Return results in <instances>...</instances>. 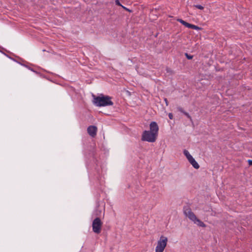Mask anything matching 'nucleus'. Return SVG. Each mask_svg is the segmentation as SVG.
I'll list each match as a JSON object with an SVG mask.
<instances>
[{
    "label": "nucleus",
    "mask_w": 252,
    "mask_h": 252,
    "mask_svg": "<svg viewBox=\"0 0 252 252\" xmlns=\"http://www.w3.org/2000/svg\"><path fill=\"white\" fill-rule=\"evenodd\" d=\"M94 103L97 106H111L113 104L111 97L108 95H103L94 97Z\"/></svg>",
    "instance_id": "2"
},
{
    "label": "nucleus",
    "mask_w": 252,
    "mask_h": 252,
    "mask_svg": "<svg viewBox=\"0 0 252 252\" xmlns=\"http://www.w3.org/2000/svg\"><path fill=\"white\" fill-rule=\"evenodd\" d=\"M126 10H127V11H130V10L128 8L126 9Z\"/></svg>",
    "instance_id": "17"
},
{
    "label": "nucleus",
    "mask_w": 252,
    "mask_h": 252,
    "mask_svg": "<svg viewBox=\"0 0 252 252\" xmlns=\"http://www.w3.org/2000/svg\"><path fill=\"white\" fill-rule=\"evenodd\" d=\"M115 3L116 4L118 5H120V6H122V7L125 9H126V7L122 5L119 1V0H115Z\"/></svg>",
    "instance_id": "10"
},
{
    "label": "nucleus",
    "mask_w": 252,
    "mask_h": 252,
    "mask_svg": "<svg viewBox=\"0 0 252 252\" xmlns=\"http://www.w3.org/2000/svg\"><path fill=\"white\" fill-rule=\"evenodd\" d=\"M177 21L178 22H179L180 23H181L182 25H183L184 26H185V27H186L187 28H190V29H194V30H201V28H200V27H198V26H197L196 25L188 23L186 22V21H184L183 20H182L181 19H178L177 20Z\"/></svg>",
    "instance_id": "7"
},
{
    "label": "nucleus",
    "mask_w": 252,
    "mask_h": 252,
    "mask_svg": "<svg viewBox=\"0 0 252 252\" xmlns=\"http://www.w3.org/2000/svg\"><path fill=\"white\" fill-rule=\"evenodd\" d=\"M168 116H169V118L170 119H171V120L173 119V115H172V113H169L168 114Z\"/></svg>",
    "instance_id": "12"
},
{
    "label": "nucleus",
    "mask_w": 252,
    "mask_h": 252,
    "mask_svg": "<svg viewBox=\"0 0 252 252\" xmlns=\"http://www.w3.org/2000/svg\"><path fill=\"white\" fill-rule=\"evenodd\" d=\"M193 6L200 10H203L204 9V7L199 4L194 5Z\"/></svg>",
    "instance_id": "9"
},
{
    "label": "nucleus",
    "mask_w": 252,
    "mask_h": 252,
    "mask_svg": "<svg viewBox=\"0 0 252 252\" xmlns=\"http://www.w3.org/2000/svg\"><path fill=\"white\" fill-rule=\"evenodd\" d=\"M150 130L143 131L141 140L148 142H155L158 136L159 127L156 122H152L149 125Z\"/></svg>",
    "instance_id": "1"
},
{
    "label": "nucleus",
    "mask_w": 252,
    "mask_h": 252,
    "mask_svg": "<svg viewBox=\"0 0 252 252\" xmlns=\"http://www.w3.org/2000/svg\"><path fill=\"white\" fill-rule=\"evenodd\" d=\"M97 130V128L96 126H89L87 128L88 133L93 137H95L96 135Z\"/></svg>",
    "instance_id": "8"
},
{
    "label": "nucleus",
    "mask_w": 252,
    "mask_h": 252,
    "mask_svg": "<svg viewBox=\"0 0 252 252\" xmlns=\"http://www.w3.org/2000/svg\"><path fill=\"white\" fill-rule=\"evenodd\" d=\"M185 56L186 57H187V58L189 60H191L193 58V56L192 55H189L187 53H186L185 54Z\"/></svg>",
    "instance_id": "11"
},
{
    "label": "nucleus",
    "mask_w": 252,
    "mask_h": 252,
    "mask_svg": "<svg viewBox=\"0 0 252 252\" xmlns=\"http://www.w3.org/2000/svg\"><path fill=\"white\" fill-rule=\"evenodd\" d=\"M168 242V239L164 236H160L157 242V245L155 248V252H163L166 248Z\"/></svg>",
    "instance_id": "4"
},
{
    "label": "nucleus",
    "mask_w": 252,
    "mask_h": 252,
    "mask_svg": "<svg viewBox=\"0 0 252 252\" xmlns=\"http://www.w3.org/2000/svg\"><path fill=\"white\" fill-rule=\"evenodd\" d=\"M184 154L185 156L186 157L189 163L192 165V166L195 169H197L199 168V165L196 161L194 158L192 157V156L189 154L188 151L185 150L184 151Z\"/></svg>",
    "instance_id": "6"
},
{
    "label": "nucleus",
    "mask_w": 252,
    "mask_h": 252,
    "mask_svg": "<svg viewBox=\"0 0 252 252\" xmlns=\"http://www.w3.org/2000/svg\"><path fill=\"white\" fill-rule=\"evenodd\" d=\"M102 222L99 218H95L93 221L92 227L93 231L96 233L99 234L101 232Z\"/></svg>",
    "instance_id": "5"
},
{
    "label": "nucleus",
    "mask_w": 252,
    "mask_h": 252,
    "mask_svg": "<svg viewBox=\"0 0 252 252\" xmlns=\"http://www.w3.org/2000/svg\"><path fill=\"white\" fill-rule=\"evenodd\" d=\"M184 213L186 217H188L190 220L192 221L197 225L203 227H206L205 224L197 218L195 214L191 210L190 208L189 207L185 208L184 209Z\"/></svg>",
    "instance_id": "3"
},
{
    "label": "nucleus",
    "mask_w": 252,
    "mask_h": 252,
    "mask_svg": "<svg viewBox=\"0 0 252 252\" xmlns=\"http://www.w3.org/2000/svg\"><path fill=\"white\" fill-rule=\"evenodd\" d=\"M164 101H165V103L166 105V106H168V100H167V99L166 98H165L164 99Z\"/></svg>",
    "instance_id": "13"
},
{
    "label": "nucleus",
    "mask_w": 252,
    "mask_h": 252,
    "mask_svg": "<svg viewBox=\"0 0 252 252\" xmlns=\"http://www.w3.org/2000/svg\"><path fill=\"white\" fill-rule=\"evenodd\" d=\"M248 162L250 166L252 165V160H248Z\"/></svg>",
    "instance_id": "14"
},
{
    "label": "nucleus",
    "mask_w": 252,
    "mask_h": 252,
    "mask_svg": "<svg viewBox=\"0 0 252 252\" xmlns=\"http://www.w3.org/2000/svg\"><path fill=\"white\" fill-rule=\"evenodd\" d=\"M178 110H179V111H180V112H182V113H184V112H185L183 111V109H182V108L179 107V108H178Z\"/></svg>",
    "instance_id": "15"
},
{
    "label": "nucleus",
    "mask_w": 252,
    "mask_h": 252,
    "mask_svg": "<svg viewBox=\"0 0 252 252\" xmlns=\"http://www.w3.org/2000/svg\"><path fill=\"white\" fill-rule=\"evenodd\" d=\"M184 114L185 115H186L188 117L190 118V116H189V114L188 113L185 112H184Z\"/></svg>",
    "instance_id": "16"
}]
</instances>
